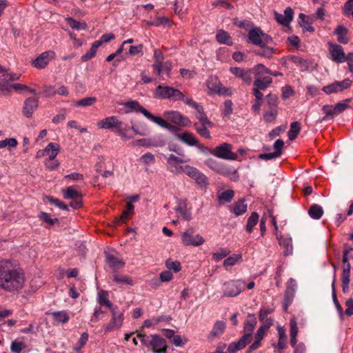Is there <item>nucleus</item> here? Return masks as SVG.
Wrapping results in <instances>:
<instances>
[{
    "label": "nucleus",
    "mask_w": 353,
    "mask_h": 353,
    "mask_svg": "<svg viewBox=\"0 0 353 353\" xmlns=\"http://www.w3.org/2000/svg\"><path fill=\"white\" fill-rule=\"evenodd\" d=\"M25 276L15 261H0V287L10 292H19L24 287Z\"/></svg>",
    "instance_id": "obj_1"
},
{
    "label": "nucleus",
    "mask_w": 353,
    "mask_h": 353,
    "mask_svg": "<svg viewBox=\"0 0 353 353\" xmlns=\"http://www.w3.org/2000/svg\"><path fill=\"white\" fill-rule=\"evenodd\" d=\"M256 324V319L254 314H249L244 323L245 334L238 341L231 343L227 350L228 353H236L243 349L251 341L252 332Z\"/></svg>",
    "instance_id": "obj_2"
},
{
    "label": "nucleus",
    "mask_w": 353,
    "mask_h": 353,
    "mask_svg": "<svg viewBox=\"0 0 353 353\" xmlns=\"http://www.w3.org/2000/svg\"><path fill=\"white\" fill-rule=\"evenodd\" d=\"M137 337L144 346L150 348L154 353H164L166 352V341L159 335H146L143 333H139Z\"/></svg>",
    "instance_id": "obj_3"
},
{
    "label": "nucleus",
    "mask_w": 353,
    "mask_h": 353,
    "mask_svg": "<svg viewBox=\"0 0 353 353\" xmlns=\"http://www.w3.org/2000/svg\"><path fill=\"white\" fill-rule=\"evenodd\" d=\"M181 171L185 172L188 176L193 179L196 184L201 188H205L208 185V181L206 176L196 168L188 165L185 166L176 167V174L180 173Z\"/></svg>",
    "instance_id": "obj_4"
},
{
    "label": "nucleus",
    "mask_w": 353,
    "mask_h": 353,
    "mask_svg": "<svg viewBox=\"0 0 353 353\" xmlns=\"http://www.w3.org/2000/svg\"><path fill=\"white\" fill-rule=\"evenodd\" d=\"M154 97L157 99H172L174 101L183 100L184 94L178 89L170 86L158 85Z\"/></svg>",
    "instance_id": "obj_5"
},
{
    "label": "nucleus",
    "mask_w": 353,
    "mask_h": 353,
    "mask_svg": "<svg viewBox=\"0 0 353 353\" xmlns=\"http://www.w3.org/2000/svg\"><path fill=\"white\" fill-rule=\"evenodd\" d=\"M181 243L185 246L198 247L203 245L205 239L199 234H196L193 228H188L181 234Z\"/></svg>",
    "instance_id": "obj_6"
},
{
    "label": "nucleus",
    "mask_w": 353,
    "mask_h": 353,
    "mask_svg": "<svg viewBox=\"0 0 353 353\" xmlns=\"http://www.w3.org/2000/svg\"><path fill=\"white\" fill-rule=\"evenodd\" d=\"M196 117L199 120V122L194 124L196 132L204 138H210V132L208 129L213 127V123L208 119L204 112L196 114Z\"/></svg>",
    "instance_id": "obj_7"
},
{
    "label": "nucleus",
    "mask_w": 353,
    "mask_h": 353,
    "mask_svg": "<svg viewBox=\"0 0 353 353\" xmlns=\"http://www.w3.org/2000/svg\"><path fill=\"white\" fill-rule=\"evenodd\" d=\"M245 282L243 280H231L223 284V296L234 297L239 295L244 289Z\"/></svg>",
    "instance_id": "obj_8"
},
{
    "label": "nucleus",
    "mask_w": 353,
    "mask_h": 353,
    "mask_svg": "<svg viewBox=\"0 0 353 353\" xmlns=\"http://www.w3.org/2000/svg\"><path fill=\"white\" fill-rule=\"evenodd\" d=\"M248 39L247 41L255 46L262 45L263 43H269L272 41V37L268 34L263 33L262 30L256 27L250 29L248 31Z\"/></svg>",
    "instance_id": "obj_9"
},
{
    "label": "nucleus",
    "mask_w": 353,
    "mask_h": 353,
    "mask_svg": "<svg viewBox=\"0 0 353 353\" xmlns=\"http://www.w3.org/2000/svg\"><path fill=\"white\" fill-rule=\"evenodd\" d=\"M208 88L214 93L223 96H231L232 90L223 85L216 77H210L207 81Z\"/></svg>",
    "instance_id": "obj_10"
},
{
    "label": "nucleus",
    "mask_w": 353,
    "mask_h": 353,
    "mask_svg": "<svg viewBox=\"0 0 353 353\" xmlns=\"http://www.w3.org/2000/svg\"><path fill=\"white\" fill-rule=\"evenodd\" d=\"M232 146L228 143H223L215 147L213 154L219 158L227 160H236L237 155L232 152Z\"/></svg>",
    "instance_id": "obj_11"
},
{
    "label": "nucleus",
    "mask_w": 353,
    "mask_h": 353,
    "mask_svg": "<svg viewBox=\"0 0 353 353\" xmlns=\"http://www.w3.org/2000/svg\"><path fill=\"white\" fill-rule=\"evenodd\" d=\"M352 84L349 79H345L341 81H335L331 84L323 87L322 90L327 94L342 92L348 88Z\"/></svg>",
    "instance_id": "obj_12"
},
{
    "label": "nucleus",
    "mask_w": 353,
    "mask_h": 353,
    "mask_svg": "<svg viewBox=\"0 0 353 353\" xmlns=\"http://www.w3.org/2000/svg\"><path fill=\"white\" fill-rule=\"evenodd\" d=\"M56 54L52 50L42 52L32 61V65L37 69L45 68L50 61L55 59Z\"/></svg>",
    "instance_id": "obj_13"
},
{
    "label": "nucleus",
    "mask_w": 353,
    "mask_h": 353,
    "mask_svg": "<svg viewBox=\"0 0 353 353\" xmlns=\"http://www.w3.org/2000/svg\"><path fill=\"white\" fill-rule=\"evenodd\" d=\"M112 319L108 325H107L104 330L105 332H111L114 330L119 329L121 327L123 321V315L118 310L117 307L112 308Z\"/></svg>",
    "instance_id": "obj_14"
},
{
    "label": "nucleus",
    "mask_w": 353,
    "mask_h": 353,
    "mask_svg": "<svg viewBox=\"0 0 353 353\" xmlns=\"http://www.w3.org/2000/svg\"><path fill=\"white\" fill-rule=\"evenodd\" d=\"M167 119L175 125L187 127L191 124V121L188 117L182 115L177 111H167L164 113Z\"/></svg>",
    "instance_id": "obj_15"
},
{
    "label": "nucleus",
    "mask_w": 353,
    "mask_h": 353,
    "mask_svg": "<svg viewBox=\"0 0 353 353\" xmlns=\"http://www.w3.org/2000/svg\"><path fill=\"white\" fill-rule=\"evenodd\" d=\"M329 52L331 56V59L336 63H343L345 61V54L343 48L341 45L328 43Z\"/></svg>",
    "instance_id": "obj_16"
},
{
    "label": "nucleus",
    "mask_w": 353,
    "mask_h": 353,
    "mask_svg": "<svg viewBox=\"0 0 353 353\" xmlns=\"http://www.w3.org/2000/svg\"><path fill=\"white\" fill-rule=\"evenodd\" d=\"M39 101L34 97L27 98L23 103V114L27 118H31L33 112L37 109Z\"/></svg>",
    "instance_id": "obj_17"
},
{
    "label": "nucleus",
    "mask_w": 353,
    "mask_h": 353,
    "mask_svg": "<svg viewBox=\"0 0 353 353\" xmlns=\"http://www.w3.org/2000/svg\"><path fill=\"white\" fill-rule=\"evenodd\" d=\"M230 72L235 77L242 79V81L248 85H250L252 81V70H245L239 67L230 68Z\"/></svg>",
    "instance_id": "obj_18"
},
{
    "label": "nucleus",
    "mask_w": 353,
    "mask_h": 353,
    "mask_svg": "<svg viewBox=\"0 0 353 353\" xmlns=\"http://www.w3.org/2000/svg\"><path fill=\"white\" fill-rule=\"evenodd\" d=\"M105 261L109 267L114 270L122 268L125 265V262L114 252H105Z\"/></svg>",
    "instance_id": "obj_19"
},
{
    "label": "nucleus",
    "mask_w": 353,
    "mask_h": 353,
    "mask_svg": "<svg viewBox=\"0 0 353 353\" xmlns=\"http://www.w3.org/2000/svg\"><path fill=\"white\" fill-rule=\"evenodd\" d=\"M296 282L292 278H290L288 281V285L285 292L284 305L285 310H287L288 305L291 303L296 291Z\"/></svg>",
    "instance_id": "obj_20"
},
{
    "label": "nucleus",
    "mask_w": 353,
    "mask_h": 353,
    "mask_svg": "<svg viewBox=\"0 0 353 353\" xmlns=\"http://www.w3.org/2000/svg\"><path fill=\"white\" fill-rule=\"evenodd\" d=\"M333 34L336 37V39L340 43L347 44L350 41L349 30L343 25L337 26Z\"/></svg>",
    "instance_id": "obj_21"
},
{
    "label": "nucleus",
    "mask_w": 353,
    "mask_h": 353,
    "mask_svg": "<svg viewBox=\"0 0 353 353\" xmlns=\"http://www.w3.org/2000/svg\"><path fill=\"white\" fill-rule=\"evenodd\" d=\"M153 58L154 60L152 64L153 70L158 76H160L163 71L164 56L160 50L155 49L154 50Z\"/></svg>",
    "instance_id": "obj_22"
},
{
    "label": "nucleus",
    "mask_w": 353,
    "mask_h": 353,
    "mask_svg": "<svg viewBox=\"0 0 353 353\" xmlns=\"http://www.w3.org/2000/svg\"><path fill=\"white\" fill-rule=\"evenodd\" d=\"M120 121H119L118 118L115 116H111L106 117L105 119L100 121L97 125L101 129H111L115 128L118 127Z\"/></svg>",
    "instance_id": "obj_23"
},
{
    "label": "nucleus",
    "mask_w": 353,
    "mask_h": 353,
    "mask_svg": "<svg viewBox=\"0 0 353 353\" xmlns=\"http://www.w3.org/2000/svg\"><path fill=\"white\" fill-rule=\"evenodd\" d=\"M77 185L69 186L62 190V194L65 199H78L82 198V194L78 190Z\"/></svg>",
    "instance_id": "obj_24"
},
{
    "label": "nucleus",
    "mask_w": 353,
    "mask_h": 353,
    "mask_svg": "<svg viewBox=\"0 0 353 353\" xmlns=\"http://www.w3.org/2000/svg\"><path fill=\"white\" fill-rule=\"evenodd\" d=\"M131 128L121 121H120L118 127L116 129L115 132L119 135L123 140L127 141L133 138V135L130 133Z\"/></svg>",
    "instance_id": "obj_25"
},
{
    "label": "nucleus",
    "mask_w": 353,
    "mask_h": 353,
    "mask_svg": "<svg viewBox=\"0 0 353 353\" xmlns=\"http://www.w3.org/2000/svg\"><path fill=\"white\" fill-rule=\"evenodd\" d=\"M272 83V78L270 76H265V77H255V79L253 83L254 87L261 90H266L271 83Z\"/></svg>",
    "instance_id": "obj_26"
},
{
    "label": "nucleus",
    "mask_w": 353,
    "mask_h": 353,
    "mask_svg": "<svg viewBox=\"0 0 353 353\" xmlns=\"http://www.w3.org/2000/svg\"><path fill=\"white\" fill-rule=\"evenodd\" d=\"M205 164L214 171L225 175L228 174V171L225 167L220 164L216 160L213 159H208L205 161Z\"/></svg>",
    "instance_id": "obj_27"
},
{
    "label": "nucleus",
    "mask_w": 353,
    "mask_h": 353,
    "mask_svg": "<svg viewBox=\"0 0 353 353\" xmlns=\"http://www.w3.org/2000/svg\"><path fill=\"white\" fill-rule=\"evenodd\" d=\"M225 323L223 321H217L208 335V339H213L221 336L225 331Z\"/></svg>",
    "instance_id": "obj_28"
},
{
    "label": "nucleus",
    "mask_w": 353,
    "mask_h": 353,
    "mask_svg": "<svg viewBox=\"0 0 353 353\" xmlns=\"http://www.w3.org/2000/svg\"><path fill=\"white\" fill-rule=\"evenodd\" d=\"M175 212L179 213V217H181L182 219L185 221H190L192 219V214L190 211L188 209L187 205L185 202L180 201L175 208Z\"/></svg>",
    "instance_id": "obj_29"
},
{
    "label": "nucleus",
    "mask_w": 353,
    "mask_h": 353,
    "mask_svg": "<svg viewBox=\"0 0 353 353\" xmlns=\"http://www.w3.org/2000/svg\"><path fill=\"white\" fill-rule=\"evenodd\" d=\"M288 59L296 64V65L299 67L301 70H307L310 67L309 61L307 59H303V57L296 55H290L288 56Z\"/></svg>",
    "instance_id": "obj_30"
},
{
    "label": "nucleus",
    "mask_w": 353,
    "mask_h": 353,
    "mask_svg": "<svg viewBox=\"0 0 353 353\" xmlns=\"http://www.w3.org/2000/svg\"><path fill=\"white\" fill-rule=\"evenodd\" d=\"M175 137L183 143L190 146L196 145L198 143L197 139L192 134L187 132H185L182 134H176Z\"/></svg>",
    "instance_id": "obj_31"
},
{
    "label": "nucleus",
    "mask_w": 353,
    "mask_h": 353,
    "mask_svg": "<svg viewBox=\"0 0 353 353\" xmlns=\"http://www.w3.org/2000/svg\"><path fill=\"white\" fill-rule=\"evenodd\" d=\"M247 204L245 203V200L240 199L235 202L231 209V212L234 213L236 216H240L247 211Z\"/></svg>",
    "instance_id": "obj_32"
},
{
    "label": "nucleus",
    "mask_w": 353,
    "mask_h": 353,
    "mask_svg": "<svg viewBox=\"0 0 353 353\" xmlns=\"http://www.w3.org/2000/svg\"><path fill=\"white\" fill-rule=\"evenodd\" d=\"M60 150V147L54 143H50L45 148L46 154L49 156L48 160L54 161Z\"/></svg>",
    "instance_id": "obj_33"
},
{
    "label": "nucleus",
    "mask_w": 353,
    "mask_h": 353,
    "mask_svg": "<svg viewBox=\"0 0 353 353\" xmlns=\"http://www.w3.org/2000/svg\"><path fill=\"white\" fill-rule=\"evenodd\" d=\"M259 220V214L256 212H253L248 217L245 225V230L248 233L251 234L253 232L254 227L258 223Z\"/></svg>",
    "instance_id": "obj_34"
},
{
    "label": "nucleus",
    "mask_w": 353,
    "mask_h": 353,
    "mask_svg": "<svg viewBox=\"0 0 353 353\" xmlns=\"http://www.w3.org/2000/svg\"><path fill=\"white\" fill-rule=\"evenodd\" d=\"M267 44L268 43H263L262 45H259V46L261 48V50L258 52H256V54L270 59L275 53V49L268 46Z\"/></svg>",
    "instance_id": "obj_35"
},
{
    "label": "nucleus",
    "mask_w": 353,
    "mask_h": 353,
    "mask_svg": "<svg viewBox=\"0 0 353 353\" xmlns=\"http://www.w3.org/2000/svg\"><path fill=\"white\" fill-rule=\"evenodd\" d=\"M308 214L313 219H320L323 214V210L318 204L312 205L308 210Z\"/></svg>",
    "instance_id": "obj_36"
},
{
    "label": "nucleus",
    "mask_w": 353,
    "mask_h": 353,
    "mask_svg": "<svg viewBox=\"0 0 353 353\" xmlns=\"http://www.w3.org/2000/svg\"><path fill=\"white\" fill-rule=\"evenodd\" d=\"M125 107L128 109L126 112H130L132 110H134L137 112H141L144 115V112L148 111L146 109L143 108L137 101H130L126 102L125 103Z\"/></svg>",
    "instance_id": "obj_37"
},
{
    "label": "nucleus",
    "mask_w": 353,
    "mask_h": 353,
    "mask_svg": "<svg viewBox=\"0 0 353 353\" xmlns=\"http://www.w3.org/2000/svg\"><path fill=\"white\" fill-rule=\"evenodd\" d=\"M144 116L147 119L152 121L154 123H157L158 125H159L163 128H168V126H170V123L168 121H166L165 119H163V118H161L160 117L154 116L149 111H145V112H144Z\"/></svg>",
    "instance_id": "obj_38"
},
{
    "label": "nucleus",
    "mask_w": 353,
    "mask_h": 353,
    "mask_svg": "<svg viewBox=\"0 0 353 353\" xmlns=\"http://www.w3.org/2000/svg\"><path fill=\"white\" fill-rule=\"evenodd\" d=\"M216 39L219 43H224L228 46H231L232 44L230 36L223 30H219L217 31Z\"/></svg>",
    "instance_id": "obj_39"
},
{
    "label": "nucleus",
    "mask_w": 353,
    "mask_h": 353,
    "mask_svg": "<svg viewBox=\"0 0 353 353\" xmlns=\"http://www.w3.org/2000/svg\"><path fill=\"white\" fill-rule=\"evenodd\" d=\"M48 315H51L54 320L59 323H65L69 320V315L68 313L64 311H58V312H48Z\"/></svg>",
    "instance_id": "obj_40"
},
{
    "label": "nucleus",
    "mask_w": 353,
    "mask_h": 353,
    "mask_svg": "<svg viewBox=\"0 0 353 353\" xmlns=\"http://www.w3.org/2000/svg\"><path fill=\"white\" fill-rule=\"evenodd\" d=\"M97 302L101 306L105 305L108 307H109L110 310H112V308L115 307L114 306H113L112 303L108 299L107 292H105L104 290H101L98 293Z\"/></svg>",
    "instance_id": "obj_41"
},
{
    "label": "nucleus",
    "mask_w": 353,
    "mask_h": 353,
    "mask_svg": "<svg viewBox=\"0 0 353 353\" xmlns=\"http://www.w3.org/2000/svg\"><path fill=\"white\" fill-rule=\"evenodd\" d=\"M301 130V124L299 121H294L290 124V128L288 132V138L290 141L294 140Z\"/></svg>",
    "instance_id": "obj_42"
},
{
    "label": "nucleus",
    "mask_w": 353,
    "mask_h": 353,
    "mask_svg": "<svg viewBox=\"0 0 353 353\" xmlns=\"http://www.w3.org/2000/svg\"><path fill=\"white\" fill-rule=\"evenodd\" d=\"M234 196V192L232 190H228L218 194L219 202L221 204L230 203Z\"/></svg>",
    "instance_id": "obj_43"
},
{
    "label": "nucleus",
    "mask_w": 353,
    "mask_h": 353,
    "mask_svg": "<svg viewBox=\"0 0 353 353\" xmlns=\"http://www.w3.org/2000/svg\"><path fill=\"white\" fill-rule=\"evenodd\" d=\"M134 206L132 202H128L126 209L121 214L118 219V222H125L130 218L131 214L133 213Z\"/></svg>",
    "instance_id": "obj_44"
},
{
    "label": "nucleus",
    "mask_w": 353,
    "mask_h": 353,
    "mask_svg": "<svg viewBox=\"0 0 353 353\" xmlns=\"http://www.w3.org/2000/svg\"><path fill=\"white\" fill-rule=\"evenodd\" d=\"M278 114L277 108L269 107V109L263 112V118L266 122H273Z\"/></svg>",
    "instance_id": "obj_45"
},
{
    "label": "nucleus",
    "mask_w": 353,
    "mask_h": 353,
    "mask_svg": "<svg viewBox=\"0 0 353 353\" xmlns=\"http://www.w3.org/2000/svg\"><path fill=\"white\" fill-rule=\"evenodd\" d=\"M99 46L100 43L99 42H94L90 50L81 57V61L85 62L95 57L97 50Z\"/></svg>",
    "instance_id": "obj_46"
},
{
    "label": "nucleus",
    "mask_w": 353,
    "mask_h": 353,
    "mask_svg": "<svg viewBox=\"0 0 353 353\" xmlns=\"http://www.w3.org/2000/svg\"><path fill=\"white\" fill-rule=\"evenodd\" d=\"M279 244L282 245L285 250L284 251V254L285 256H288L289 254H291L292 253V240L287 238L281 237L279 239Z\"/></svg>",
    "instance_id": "obj_47"
},
{
    "label": "nucleus",
    "mask_w": 353,
    "mask_h": 353,
    "mask_svg": "<svg viewBox=\"0 0 353 353\" xmlns=\"http://www.w3.org/2000/svg\"><path fill=\"white\" fill-rule=\"evenodd\" d=\"M242 261V256L240 254H233L228 256L223 261V266L228 268L235 265L237 262Z\"/></svg>",
    "instance_id": "obj_48"
},
{
    "label": "nucleus",
    "mask_w": 353,
    "mask_h": 353,
    "mask_svg": "<svg viewBox=\"0 0 353 353\" xmlns=\"http://www.w3.org/2000/svg\"><path fill=\"white\" fill-rule=\"evenodd\" d=\"M351 99H347L344 101H340L337 103L334 107V111L336 115H338L345 111L346 109L350 108L349 103Z\"/></svg>",
    "instance_id": "obj_49"
},
{
    "label": "nucleus",
    "mask_w": 353,
    "mask_h": 353,
    "mask_svg": "<svg viewBox=\"0 0 353 353\" xmlns=\"http://www.w3.org/2000/svg\"><path fill=\"white\" fill-rule=\"evenodd\" d=\"M10 81L8 79V75L4 73L0 75V90L3 92H9L11 89Z\"/></svg>",
    "instance_id": "obj_50"
},
{
    "label": "nucleus",
    "mask_w": 353,
    "mask_h": 353,
    "mask_svg": "<svg viewBox=\"0 0 353 353\" xmlns=\"http://www.w3.org/2000/svg\"><path fill=\"white\" fill-rule=\"evenodd\" d=\"M253 70L255 73V77H263L264 74L270 73V70L262 63H259L255 65Z\"/></svg>",
    "instance_id": "obj_51"
},
{
    "label": "nucleus",
    "mask_w": 353,
    "mask_h": 353,
    "mask_svg": "<svg viewBox=\"0 0 353 353\" xmlns=\"http://www.w3.org/2000/svg\"><path fill=\"white\" fill-rule=\"evenodd\" d=\"M114 282L118 284H127L132 285L133 284L132 279L128 276H119V274H114L112 276Z\"/></svg>",
    "instance_id": "obj_52"
},
{
    "label": "nucleus",
    "mask_w": 353,
    "mask_h": 353,
    "mask_svg": "<svg viewBox=\"0 0 353 353\" xmlns=\"http://www.w3.org/2000/svg\"><path fill=\"white\" fill-rule=\"evenodd\" d=\"M97 101V98L94 97H89L81 99L76 102L77 106L87 107L90 106Z\"/></svg>",
    "instance_id": "obj_53"
},
{
    "label": "nucleus",
    "mask_w": 353,
    "mask_h": 353,
    "mask_svg": "<svg viewBox=\"0 0 353 353\" xmlns=\"http://www.w3.org/2000/svg\"><path fill=\"white\" fill-rule=\"evenodd\" d=\"M322 110L324 112L325 115L319 120L321 122L329 118L332 119L334 116L336 115L335 112L334 111V108H332V106L329 105H323L322 107Z\"/></svg>",
    "instance_id": "obj_54"
},
{
    "label": "nucleus",
    "mask_w": 353,
    "mask_h": 353,
    "mask_svg": "<svg viewBox=\"0 0 353 353\" xmlns=\"http://www.w3.org/2000/svg\"><path fill=\"white\" fill-rule=\"evenodd\" d=\"M165 266L169 270H173L174 272H178L181 270L180 262L173 261L171 259L166 260Z\"/></svg>",
    "instance_id": "obj_55"
},
{
    "label": "nucleus",
    "mask_w": 353,
    "mask_h": 353,
    "mask_svg": "<svg viewBox=\"0 0 353 353\" xmlns=\"http://www.w3.org/2000/svg\"><path fill=\"white\" fill-rule=\"evenodd\" d=\"M88 334L87 332H83L81 335L79 339L78 340V342L76 345V346L74 347V350L75 352H79L88 342Z\"/></svg>",
    "instance_id": "obj_56"
},
{
    "label": "nucleus",
    "mask_w": 353,
    "mask_h": 353,
    "mask_svg": "<svg viewBox=\"0 0 353 353\" xmlns=\"http://www.w3.org/2000/svg\"><path fill=\"white\" fill-rule=\"evenodd\" d=\"M39 217L43 220V221L49 223L50 225H54L55 223H58L59 222V219H57V218H51L50 216V214L46 213V212H41L39 213Z\"/></svg>",
    "instance_id": "obj_57"
},
{
    "label": "nucleus",
    "mask_w": 353,
    "mask_h": 353,
    "mask_svg": "<svg viewBox=\"0 0 353 353\" xmlns=\"http://www.w3.org/2000/svg\"><path fill=\"white\" fill-rule=\"evenodd\" d=\"M18 144L17 140L14 138H8L5 140L0 141V149L6 146L15 148Z\"/></svg>",
    "instance_id": "obj_58"
},
{
    "label": "nucleus",
    "mask_w": 353,
    "mask_h": 353,
    "mask_svg": "<svg viewBox=\"0 0 353 353\" xmlns=\"http://www.w3.org/2000/svg\"><path fill=\"white\" fill-rule=\"evenodd\" d=\"M172 161H175L176 163H185L189 161V159H185V156L184 152L183 153V156L176 157L172 154H170L168 158V162L171 163Z\"/></svg>",
    "instance_id": "obj_59"
},
{
    "label": "nucleus",
    "mask_w": 353,
    "mask_h": 353,
    "mask_svg": "<svg viewBox=\"0 0 353 353\" xmlns=\"http://www.w3.org/2000/svg\"><path fill=\"white\" fill-rule=\"evenodd\" d=\"M286 128L287 125H279L270 132L269 137L271 139H273L277 136H279L281 132H284L286 130Z\"/></svg>",
    "instance_id": "obj_60"
},
{
    "label": "nucleus",
    "mask_w": 353,
    "mask_h": 353,
    "mask_svg": "<svg viewBox=\"0 0 353 353\" xmlns=\"http://www.w3.org/2000/svg\"><path fill=\"white\" fill-rule=\"evenodd\" d=\"M230 251L225 249H221L219 252H215L212 255V259L215 261H220L227 256Z\"/></svg>",
    "instance_id": "obj_61"
},
{
    "label": "nucleus",
    "mask_w": 353,
    "mask_h": 353,
    "mask_svg": "<svg viewBox=\"0 0 353 353\" xmlns=\"http://www.w3.org/2000/svg\"><path fill=\"white\" fill-rule=\"evenodd\" d=\"M185 103L187 104L189 106H192L194 108H195L197 111L196 114H199L201 112H203V108L202 106L199 105L197 103L194 101L192 99L187 98L185 99H183Z\"/></svg>",
    "instance_id": "obj_62"
},
{
    "label": "nucleus",
    "mask_w": 353,
    "mask_h": 353,
    "mask_svg": "<svg viewBox=\"0 0 353 353\" xmlns=\"http://www.w3.org/2000/svg\"><path fill=\"white\" fill-rule=\"evenodd\" d=\"M24 347V343L13 341L11 344L10 350L13 353H20Z\"/></svg>",
    "instance_id": "obj_63"
},
{
    "label": "nucleus",
    "mask_w": 353,
    "mask_h": 353,
    "mask_svg": "<svg viewBox=\"0 0 353 353\" xmlns=\"http://www.w3.org/2000/svg\"><path fill=\"white\" fill-rule=\"evenodd\" d=\"M141 160L145 165H150L154 162L155 158L152 153L147 152L141 157Z\"/></svg>",
    "instance_id": "obj_64"
}]
</instances>
